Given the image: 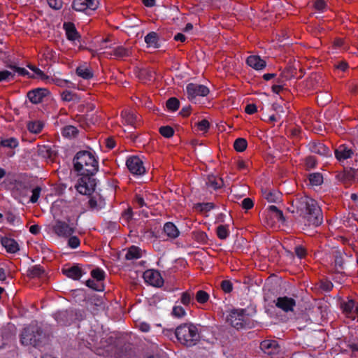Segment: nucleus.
<instances>
[{"instance_id": "nucleus-44", "label": "nucleus", "mask_w": 358, "mask_h": 358, "mask_svg": "<svg viewBox=\"0 0 358 358\" xmlns=\"http://www.w3.org/2000/svg\"><path fill=\"white\" fill-rule=\"evenodd\" d=\"M268 210L272 213L274 215V217L278 220L280 222H285V217L283 215V213L282 210L278 209L275 206H270L268 208Z\"/></svg>"}, {"instance_id": "nucleus-46", "label": "nucleus", "mask_w": 358, "mask_h": 358, "mask_svg": "<svg viewBox=\"0 0 358 358\" xmlns=\"http://www.w3.org/2000/svg\"><path fill=\"white\" fill-rule=\"evenodd\" d=\"M0 145L8 148H15L18 145V141L15 138L10 137L1 140Z\"/></svg>"}, {"instance_id": "nucleus-27", "label": "nucleus", "mask_w": 358, "mask_h": 358, "mask_svg": "<svg viewBox=\"0 0 358 358\" xmlns=\"http://www.w3.org/2000/svg\"><path fill=\"white\" fill-rule=\"evenodd\" d=\"M206 185L208 187H210L214 190L220 189L224 185L223 180L221 178H217L215 176H208Z\"/></svg>"}, {"instance_id": "nucleus-50", "label": "nucleus", "mask_w": 358, "mask_h": 358, "mask_svg": "<svg viewBox=\"0 0 358 358\" xmlns=\"http://www.w3.org/2000/svg\"><path fill=\"white\" fill-rule=\"evenodd\" d=\"M27 66L29 69H31L32 71H34L36 73V75L39 78H41L42 80H46L50 79V77L46 76L44 73V72L43 71H41L40 69H38V67H36L34 65H31V64H29Z\"/></svg>"}, {"instance_id": "nucleus-29", "label": "nucleus", "mask_w": 358, "mask_h": 358, "mask_svg": "<svg viewBox=\"0 0 358 358\" xmlns=\"http://www.w3.org/2000/svg\"><path fill=\"white\" fill-rule=\"evenodd\" d=\"M69 316V313L67 310L59 311L55 314V318L57 322L63 326H67L70 324Z\"/></svg>"}, {"instance_id": "nucleus-25", "label": "nucleus", "mask_w": 358, "mask_h": 358, "mask_svg": "<svg viewBox=\"0 0 358 358\" xmlns=\"http://www.w3.org/2000/svg\"><path fill=\"white\" fill-rule=\"evenodd\" d=\"M64 29L66 31V38L69 41H75L80 37L73 22H64Z\"/></svg>"}, {"instance_id": "nucleus-30", "label": "nucleus", "mask_w": 358, "mask_h": 358, "mask_svg": "<svg viewBox=\"0 0 358 358\" xmlns=\"http://www.w3.org/2000/svg\"><path fill=\"white\" fill-rule=\"evenodd\" d=\"M131 54L129 48H124L123 46H117L113 50L110 55H113L117 58H122L130 56Z\"/></svg>"}, {"instance_id": "nucleus-51", "label": "nucleus", "mask_w": 358, "mask_h": 358, "mask_svg": "<svg viewBox=\"0 0 358 358\" xmlns=\"http://www.w3.org/2000/svg\"><path fill=\"white\" fill-rule=\"evenodd\" d=\"M49 83H52L55 84L56 85L61 87H69V85L71 83L69 80L61 79L58 78H50L49 80H47Z\"/></svg>"}, {"instance_id": "nucleus-64", "label": "nucleus", "mask_w": 358, "mask_h": 358, "mask_svg": "<svg viewBox=\"0 0 358 358\" xmlns=\"http://www.w3.org/2000/svg\"><path fill=\"white\" fill-rule=\"evenodd\" d=\"M257 111V106L254 103L248 104L245 108V112L249 115H252Z\"/></svg>"}, {"instance_id": "nucleus-20", "label": "nucleus", "mask_w": 358, "mask_h": 358, "mask_svg": "<svg viewBox=\"0 0 358 358\" xmlns=\"http://www.w3.org/2000/svg\"><path fill=\"white\" fill-rule=\"evenodd\" d=\"M310 150L315 154L322 156H329L330 155L329 148L320 141H313L309 144Z\"/></svg>"}, {"instance_id": "nucleus-8", "label": "nucleus", "mask_w": 358, "mask_h": 358, "mask_svg": "<svg viewBox=\"0 0 358 358\" xmlns=\"http://www.w3.org/2000/svg\"><path fill=\"white\" fill-rule=\"evenodd\" d=\"M6 66L11 69L12 71L8 70L0 71V83L13 80L15 79V73H17L21 76H28L29 78H34L33 76L29 75V72L24 68L18 67L13 64H6Z\"/></svg>"}, {"instance_id": "nucleus-6", "label": "nucleus", "mask_w": 358, "mask_h": 358, "mask_svg": "<svg viewBox=\"0 0 358 358\" xmlns=\"http://www.w3.org/2000/svg\"><path fill=\"white\" fill-rule=\"evenodd\" d=\"M6 182L9 188L20 196H24L31 189V183L20 176H8Z\"/></svg>"}, {"instance_id": "nucleus-37", "label": "nucleus", "mask_w": 358, "mask_h": 358, "mask_svg": "<svg viewBox=\"0 0 358 358\" xmlns=\"http://www.w3.org/2000/svg\"><path fill=\"white\" fill-rule=\"evenodd\" d=\"M180 302L185 306L194 304V294L190 292H184L181 294Z\"/></svg>"}, {"instance_id": "nucleus-38", "label": "nucleus", "mask_w": 358, "mask_h": 358, "mask_svg": "<svg viewBox=\"0 0 358 358\" xmlns=\"http://www.w3.org/2000/svg\"><path fill=\"white\" fill-rule=\"evenodd\" d=\"M308 180L311 185L318 186L323 182V176L320 173H313L308 175Z\"/></svg>"}, {"instance_id": "nucleus-40", "label": "nucleus", "mask_w": 358, "mask_h": 358, "mask_svg": "<svg viewBox=\"0 0 358 358\" xmlns=\"http://www.w3.org/2000/svg\"><path fill=\"white\" fill-rule=\"evenodd\" d=\"M217 237L221 240H225L229 236L228 225H219L216 229Z\"/></svg>"}, {"instance_id": "nucleus-12", "label": "nucleus", "mask_w": 358, "mask_h": 358, "mask_svg": "<svg viewBox=\"0 0 358 358\" xmlns=\"http://www.w3.org/2000/svg\"><path fill=\"white\" fill-rule=\"evenodd\" d=\"M186 90L189 100L194 99L197 96H206L210 92L206 86L196 83H189L186 87Z\"/></svg>"}, {"instance_id": "nucleus-53", "label": "nucleus", "mask_w": 358, "mask_h": 358, "mask_svg": "<svg viewBox=\"0 0 358 358\" xmlns=\"http://www.w3.org/2000/svg\"><path fill=\"white\" fill-rule=\"evenodd\" d=\"M85 285L95 290V291H103V285L99 282H96L94 280L89 279L86 281Z\"/></svg>"}, {"instance_id": "nucleus-11", "label": "nucleus", "mask_w": 358, "mask_h": 358, "mask_svg": "<svg viewBox=\"0 0 358 358\" xmlns=\"http://www.w3.org/2000/svg\"><path fill=\"white\" fill-rule=\"evenodd\" d=\"M99 4L98 0H73L72 8L78 12L93 11L98 8Z\"/></svg>"}, {"instance_id": "nucleus-14", "label": "nucleus", "mask_w": 358, "mask_h": 358, "mask_svg": "<svg viewBox=\"0 0 358 358\" xmlns=\"http://www.w3.org/2000/svg\"><path fill=\"white\" fill-rule=\"evenodd\" d=\"M50 94L47 88H36L27 92V96L34 104H38L43 101V99Z\"/></svg>"}, {"instance_id": "nucleus-57", "label": "nucleus", "mask_w": 358, "mask_h": 358, "mask_svg": "<svg viewBox=\"0 0 358 358\" xmlns=\"http://www.w3.org/2000/svg\"><path fill=\"white\" fill-rule=\"evenodd\" d=\"M196 125L197 126L198 129L203 132H207L210 128V123L206 119L197 122Z\"/></svg>"}, {"instance_id": "nucleus-43", "label": "nucleus", "mask_w": 358, "mask_h": 358, "mask_svg": "<svg viewBox=\"0 0 358 358\" xmlns=\"http://www.w3.org/2000/svg\"><path fill=\"white\" fill-rule=\"evenodd\" d=\"M166 106L168 110L175 112L180 107V101L176 97H171L166 101Z\"/></svg>"}, {"instance_id": "nucleus-22", "label": "nucleus", "mask_w": 358, "mask_h": 358, "mask_svg": "<svg viewBox=\"0 0 358 358\" xmlns=\"http://www.w3.org/2000/svg\"><path fill=\"white\" fill-rule=\"evenodd\" d=\"M357 169L352 167L344 168L343 171L339 172L336 178L343 182H348L355 178Z\"/></svg>"}, {"instance_id": "nucleus-7", "label": "nucleus", "mask_w": 358, "mask_h": 358, "mask_svg": "<svg viewBox=\"0 0 358 358\" xmlns=\"http://www.w3.org/2000/svg\"><path fill=\"white\" fill-rule=\"evenodd\" d=\"M81 178L78 180V184L76 185L77 191L85 195L92 194L96 185V179L92 176L95 174H79Z\"/></svg>"}, {"instance_id": "nucleus-59", "label": "nucleus", "mask_w": 358, "mask_h": 358, "mask_svg": "<svg viewBox=\"0 0 358 358\" xmlns=\"http://www.w3.org/2000/svg\"><path fill=\"white\" fill-rule=\"evenodd\" d=\"M133 217V211L131 208H128L122 213V220L125 222L126 224H128L129 221L132 219Z\"/></svg>"}, {"instance_id": "nucleus-3", "label": "nucleus", "mask_w": 358, "mask_h": 358, "mask_svg": "<svg viewBox=\"0 0 358 358\" xmlns=\"http://www.w3.org/2000/svg\"><path fill=\"white\" fill-rule=\"evenodd\" d=\"M45 340V334L36 323H31L24 327L20 335V342L23 345L41 346Z\"/></svg>"}, {"instance_id": "nucleus-21", "label": "nucleus", "mask_w": 358, "mask_h": 358, "mask_svg": "<svg viewBox=\"0 0 358 358\" xmlns=\"http://www.w3.org/2000/svg\"><path fill=\"white\" fill-rule=\"evenodd\" d=\"M248 66L255 70H262L266 66V62L259 55H250L246 59Z\"/></svg>"}, {"instance_id": "nucleus-42", "label": "nucleus", "mask_w": 358, "mask_h": 358, "mask_svg": "<svg viewBox=\"0 0 358 358\" xmlns=\"http://www.w3.org/2000/svg\"><path fill=\"white\" fill-rule=\"evenodd\" d=\"M248 146V142L246 139L243 138H238L234 143V148L237 152H243L245 150Z\"/></svg>"}, {"instance_id": "nucleus-36", "label": "nucleus", "mask_w": 358, "mask_h": 358, "mask_svg": "<svg viewBox=\"0 0 358 358\" xmlns=\"http://www.w3.org/2000/svg\"><path fill=\"white\" fill-rule=\"evenodd\" d=\"M121 116L124 120L125 122L131 126L136 127V116L131 112L128 110L122 111Z\"/></svg>"}, {"instance_id": "nucleus-63", "label": "nucleus", "mask_w": 358, "mask_h": 358, "mask_svg": "<svg viewBox=\"0 0 358 358\" xmlns=\"http://www.w3.org/2000/svg\"><path fill=\"white\" fill-rule=\"evenodd\" d=\"M254 206V202L252 199L248 197L242 201V208L245 210H250Z\"/></svg>"}, {"instance_id": "nucleus-26", "label": "nucleus", "mask_w": 358, "mask_h": 358, "mask_svg": "<svg viewBox=\"0 0 358 358\" xmlns=\"http://www.w3.org/2000/svg\"><path fill=\"white\" fill-rule=\"evenodd\" d=\"M163 230L170 238H176L180 234V231L176 226L171 222L164 224Z\"/></svg>"}, {"instance_id": "nucleus-35", "label": "nucleus", "mask_w": 358, "mask_h": 358, "mask_svg": "<svg viewBox=\"0 0 358 358\" xmlns=\"http://www.w3.org/2000/svg\"><path fill=\"white\" fill-rule=\"evenodd\" d=\"M141 257V250L138 247L136 246H131L129 248L126 255L125 258L127 260H132V259H136Z\"/></svg>"}, {"instance_id": "nucleus-33", "label": "nucleus", "mask_w": 358, "mask_h": 358, "mask_svg": "<svg viewBox=\"0 0 358 358\" xmlns=\"http://www.w3.org/2000/svg\"><path fill=\"white\" fill-rule=\"evenodd\" d=\"M76 74L83 79L89 80L93 78L94 74L90 68L78 66L76 69Z\"/></svg>"}, {"instance_id": "nucleus-58", "label": "nucleus", "mask_w": 358, "mask_h": 358, "mask_svg": "<svg viewBox=\"0 0 358 358\" xmlns=\"http://www.w3.org/2000/svg\"><path fill=\"white\" fill-rule=\"evenodd\" d=\"M69 237L68 246L73 249L77 248L80 244V239L76 236H70Z\"/></svg>"}, {"instance_id": "nucleus-23", "label": "nucleus", "mask_w": 358, "mask_h": 358, "mask_svg": "<svg viewBox=\"0 0 358 358\" xmlns=\"http://www.w3.org/2000/svg\"><path fill=\"white\" fill-rule=\"evenodd\" d=\"M1 243L9 253H15L20 250L18 243L13 238L3 237L1 239Z\"/></svg>"}, {"instance_id": "nucleus-28", "label": "nucleus", "mask_w": 358, "mask_h": 358, "mask_svg": "<svg viewBox=\"0 0 358 358\" xmlns=\"http://www.w3.org/2000/svg\"><path fill=\"white\" fill-rule=\"evenodd\" d=\"M45 273V270L41 265H34L27 271V275L29 278H41Z\"/></svg>"}, {"instance_id": "nucleus-13", "label": "nucleus", "mask_w": 358, "mask_h": 358, "mask_svg": "<svg viewBox=\"0 0 358 358\" xmlns=\"http://www.w3.org/2000/svg\"><path fill=\"white\" fill-rule=\"evenodd\" d=\"M143 277L145 282L154 287H160L164 284V280L157 271L148 269L143 273Z\"/></svg>"}, {"instance_id": "nucleus-31", "label": "nucleus", "mask_w": 358, "mask_h": 358, "mask_svg": "<svg viewBox=\"0 0 358 358\" xmlns=\"http://www.w3.org/2000/svg\"><path fill=\"white\" fill-rule=\"evenodd\" d=\"M90 199L88 201V206L91 210H99L101 208L100 203L102 201L101 197L99 194L97 195H89Z\"/></svg>"}, {"instance_id": "nucleus-34", "label": "nucleus", "mask_w": 358, "mask_h": 358, "mask_svg": "<svg viewBox=\"0 0 358 358\" xmlns=\"http://www.w3.org/2000/svg\"><path fill=\"white\" fill-rule=\"evenodd\" d=\"M62 134L66 138H75L78 134V129L74 126L67 125L62 129Z\"/></svg>"}, {"instance_id": "nucleus-48", "label": "nucleus", "mask_w": 358, "mask_h": 358, "mask_svg": "<svg viewBox=\"0 0 358 358\" xmlns=\"http://www.w3.org/2000/svg\"><path fill=\"white\" fill-rule=\"evenodd\" d=\"M159 132L165 138H171L174 134V129L170 126H162L159 128Z\"/></svg>"}, {"instance_id": "nucleus-60", "label": "nucleus", "mask_w": 358, "mask_h": 358, "mask_svg": "<svg viewBox=\"0 0 358 358\" xmlns=\"http://www.w3.org/2000/svg\"><path fill=\"white\" fill-rule=\"evenodd\" d=\"M32 195L30 197V202L32 203H36L38 200V198L40 196V194L41 192V188L38 186L32 189Z\"/></svg>"}, {"instance_id": "nucleus-62", "label": "nucleus", "mask_w": 358, "mask_h": 358, "mask_svg": "<svg viewBox=\"0 0 358 358\" xmlns=\"http://www.w3.org/2000/svg\"><path fill=\"white\" fill-rule=\"evenodd\" d=\"M48 3L52 8L59 10L62 7L63 2L62 0H47Z\"/></svg>"}, {"instance_id": "nucleus-2", "label": "nucleus", "mask_w": 358, "mask_h": 358, "mask_svg": "<svg viewBox=\"0 0 358 358\" xmlns=\"http://www.w3.org/2000/svg\"><path fill=\"white\" fill-rule=\"evenodd\" d=\"M75 171L79 174H96L99 171V162L94 155L88 150L78 152L73 159Z\"/></svg>"}, {"instance_id": "nucleus-1", "label": "nucleus", "mask_w": 358, "mask_h": 358, "mask_svg": "<svg viewBox=\"0 0 358 358\" xmlns=\"http://www.w3.org/2000/svg\"><path fill=\"white\" fill-rule=\"evenodd\" d=\"M292 207L296 208V213L301 217L308 225L317 227L322 223V213L315 199L306 195L298 194L292 201Z\"/></svg>"}, {"instance_id": "nucleus-56", "label": "nucleus", "mask_w": 358, "mask_h": 358, "mask_svg": "<svg viewBox=\"0 0 358 358\" xmlns=\"http://www.w3.org/2000/svg\"><path fill=\"white\" fill-rule=\"evenodd\" d=\"M333 287V283L329 280H322L320 282V288L324 292H330Z\"/></svg>"}, {"instance_id": "nucleus-4", "label": "nucleus", "mask_w": 358, "mask_h": 358, "mask_svg": "<svg viewBox=\"0 0 358 358\" xmlns=\"http://www.w3.org/2000/svg\"><path fill=\"white\" fill-rule=\"evenodd\" d=\"M175 334L178 341L187 347L196 345L200 338L197 327L191 323H184L178 326Z\"/></svg>"}, {"instance_id": "nucleus-52", "label": "nucleus", "mask_w": 358, "mask_h": 358, "mask_svg": "<svg viewBox=\"0 0 358 358\" xmlns=\"http://www.w3.org/2000/svg\"><path fill=\"white\" fill-rule=\"evenodd\" d=\"M171 315L174 317L181 318L186 315L185 309L180 306H175L173 308Z\"/></svg>"}, {"instance_id": "nucleus-55", "label": "nucleus", "mask_w": 358, "mask_h": 358, "mask_svg": "<svg viewBox=\"0 0 358 358\" xmlns=\"http://www.w3.org/2000/svg\"><path fill=\"white\" fill-rule=\"evenodd\" d=\"M220 287L225 293H230L233 290V284L229 280H222L220 283Z\"/></svg>"}, {"instance_id": "nucleus-45", "label": "nucleus", "mask_w": 358, "mask_h": 358, "mask_svg": "<svg viewBox=\"0 0 358 358\" xmlns=\"http://www.w3.org/2000/svg\"><path fill=\"white\" fill-rule=\"evenodd\" d=\"M192 237L196 241L202 244H205L208 241V236L206 233L202 231H194L192 233Z\"/></svg>"}, {"instance_id": "nucleus-15", "label": "nucleus", "mask_w": 358, "mask_h": 358, "mask_svg": "<svg viewBox=\"0 0 358 358\" xmlns=\"http://www.w3.org/2000/svg\"><path fill=\"white\" fill-rule=\"evenodd\" d=\"M355 150L353 146H350L346 144H341L334 150V155L336 159L339 162H343L345 160L350 159L354 155Z\"/></svg>"}, {"instance_id": "nucleus-9", "label": "nucleus", "mask_w": 358, "mask_h": 358, "mask_svg": "<svg viewBox=\"0 0 358 358\" xmlns=\"http://www.w3.org/2000/svg\"><path fill=\"white\" fill-rule=\"evenodd\" d=\"M52 231L58 236L67 238L75 232L76 228L64 221L57 220L52 226Z\"/></svg>"}, {"instance_id": "nucleus-49", "label": "nucleus", "mask_w": 358, "mask_h": 358, "mask_svg": "<svg viewBox=\"0 0 358 358\" xmlns=\"http://www.w3.org/2000/svg\"><path fill=\"white\" fill-rule=\"evenodd\" d=\"M92 277L96 281L100 282L105 278V272L100 268H96L91 271Z\"/></svg>"}, {"instance_id": "nucleus-47", "label": "nucleus", "mask_w": 358, "mask_h": 358, "mask_svg": "<svg viewBox=\"0 0 358 358\" xmlns=\"http://www.w3.org/2000/svg\"><path fill=\"white\" fill-rule=\"evenodd\" d=\"M196 301L199 303H205L209 299V294L203 290H199L195 296Z\"/></svg>"}, {"instance_id": "nucleus-10", "label": "nucleus", "mask_w": 358, "mask_h": 358, "mask_svg": "<svg viewBox=\"0 0 358 358\" xmlns=\"http://www.w3.org/2000/svg\"><path fill=\"white\" fill-rule=\"evenodd\" d=\"M127 167L133 175L141 176L145 172L142 160L138 156H131L126 162Z\"/></svg>"}, {"instance_id": "nucleus-24", "label": "nucleus", "mask_w": 358, "mask_h": 358, "mask_svg": "<svg viewBox=\"0 0 358 358\" xmlns=\"http://www.w3.org/2000/svg\"><path fill=\"white\" fill-rule=\"evenodd\" d=\"M160 37L155 31L149 32L144 38V41L148 48H159L160 47L159 43Z\"/></svg>"}, {"instance_id": "nucleus-32", "label": "nucleus", "mask_w": 358, "mask_h": 358, "mask_svg": "<svg viewBox=\"0 0 358 358\" xmlns=\"http://www.w3.org/2000/svg\"><path fill=\"white\" fill-rule=\"evenodd\" d=\"M262 196L270 203H277L280 199L279 192L267 189L262 192Z\"/></svg>"}, {"instance_id": "nucleus-54", "label": "nucleus", "mask_w": 358, "mask_h": 358, "mask_svg": "<svg viewBox=\"0 0 358 358\" xmlns=\"http://www.w3.org/2000/svg\"><path fill=\"white\" fill-rule=\"evenodd\" d=\"M294 253L299 259L305 258L308 254L306 248L301 245L294 247Z\"/></svg>"}, {"instance_id": "nucleus-41", "label": "nucleus", "mask_w": 358, "mask_h": 358, "mask_svg": "<svg viewBox=\"0 0 358 358\" xmlns=\"http://www.w3.org/2000/svg\"><path fill=\"white\" fill-rule=\"evenodd\" d=\"M215 208L213 203H197L194 205V208L199 212H208Z\"/></svg>"}, {"instance_id": "nucleus-18", "label": "nucleus", "mask_w": 358, "mask_h": 358, "mask_svg": "<svg viewBox=\"0 0 358 358\" xmlns=\"http://www.w3.org/2000/svg\"><path fill=\"white\" fill-rule=\"evenodd\" d=\"M274 302L277 308L286 313L293 311L294 307L296 306V301L288 296H280Z\"/></svg>"}, {"instance_id": "nucleus-16", "label": "nucleus", "mask_w": 358, "mask_h": 358, "mask_svg": "<svg viewBox=\"0 0 358 358\" xmlns=\"http://www.w3.org/2000/svg\"><path fill=\"white\" fill-rule=\"evenodd\" d=\"M260 348L268 356H273L279 354L280 352V346L275 340H264L260 343Z\"/></svg>"}, {"instance_id": "nucleus-17", "label": "nucleus", "mask_w": 358, "mask_h": 358, "mask_svg": "<svg viewBox=\"0 0 358 358\" xmlns=\"http://www.w3.org/2000/svg\"><path fill=\"white\" fill-rule=\"evenodd\" d=\"M62 273L74 280H79L85 274V272L78 264H73L71 266L66 265L62 268Z\"/></svg>"}, {"instance_id": "nucleus-39", "label": "nucleus", "mask_w": 358, "mask_h": 358, "mask_svg": "<svg viewBox=\"0 0 358 358\" xmlns=\"http://www.w3.org/2000/svg\"><path fill=\"white\" fill-rule=\"evenodd\" d=\"M43 124L40 121H32L27 124L28 130L34 134H38L42 131Z\"/></svg>"}, {"instance_id": "nucleus-61", "label": "nucleus", "mask_w": 358, "mask_h": 358, "mask_svg": "<svg viewBox=\"0 0 358 358\" xmlns=\"http://www.w3.org/2000/svg\"><path fill=\"white\" fill-rule=\"evenodd\" d=\"M315 10L322 12L327 8V3L324 0H316L313 5Z\"/></svg>"}, {"instance_id": "nucleus-5", "label": "nucleus", "mask_w": 358, "mask_h": 358, "mask_svg": "<svg viewBox=\"0 0 358 358\" xmlns=\"http://www.w3.org/2000/svg\"><path fill=\"white\" fill-rule=\"evenodd\" d=\"M227 322L237 330L251 329L254 322L244 309H233L227 317Z\"/></svg>"}, {"instance_id": "nucleus-19", "label": "nucleus", "mask_w": 358, "mask_h": 358, "mask_svg": "<svg viewBox=\"0 0 358 358\" xmlns=\"http://www.w3.org/2000/svg\"><path fill=\"white\" fill-rule=\"evenodd\" d=\"M343 313L349 318L355 320L356 308L358 307L357 303L353 300L348 299L347 301H343L340 304Z\"/></svg>"}]
</instances>
